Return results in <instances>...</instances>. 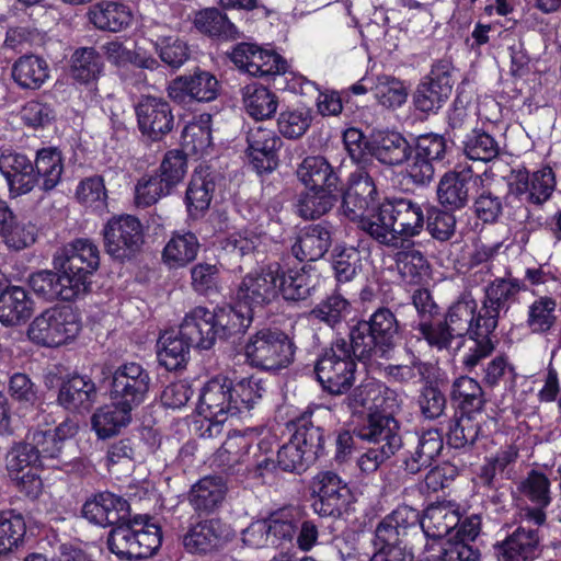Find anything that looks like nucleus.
Masks as SVG:
<instances>
[{"instance_id": "47", "label": "nucleus", "mask_w": 561, "mask_h": 561, "mask_svg": "<svg viewBox=\"0 0 561 561\" xmlns=\"http://www.w3.org/2000/svg\"><path fill=\"white\" fill-rule=\"evenodd\" d=\"M470 173H447L439 181L437 187L438 201L450 209L463 207L468 202Z\"/></svg>"}, {"instance_id": "21", "label": "nucleus", "mask_w": 561, "mask_h": 561, "mask_svg": "<svg viewBox=\"0 0 561 561\" xmlns=\"http://www.w3.org/2000/svg\"><path fill=\"white\" fill-rule=\"evenodd\" d=\"M219 89V81L213 73L197 70L192 75L174 79L168 88V94L179 103L185 102L186 99L210 102L217 98Z\"/></svg>"}, {"instance_id": "25", "label": "nucleus", "mask_w": 561, "mask_h": 561, "mask_svg": "<svg viewBox=\"0 0 561 561\" xmlns=\"http://www.w3.org/2000/svg\"><path fill=\"white\" fill-rule=\"evenodd\" d=\"M128 502L111 492H103L88 500L82 507V515L90 523L106 527L118 525L128 515Z\"/></svg>"}, {"instance_id": "19", "label": "nucleus", "mask_w": 561, "mask_h": 561, "mask_svg": "<svg viewBox=\"0 0 561 561\" xmlns=\"http://www.w3.org/2000/svg\"><path fill=\"white\" fill-rule=\"evenodd\" d=\"M140 133L151 140L169 134L174 125L170 104L162 98L142 95L135 106Z\"/></svg>"}, {"instance_id": "1", "label": "nucleus", "mask_w": 561, "mask_h": 561, "mask_svg": "<svg viewBox=\"0 0 561 561\" xmlns=\"http://www.w3.org/2000/svg\"><path fill=\"white\" fill-rule=\"evenodd\" d=\"M342 211L376 241L392 248L400 247L403 239L419 236L424 227V211L419 203L393 198L379 204L373 179L362 170L350 178Z\"/></svg>"}, {"instance_id": "37", "label": "nucleus", "mask_w": 561, "mask_h": 561, "mask_svg": "<svg viewBox=\"0 0 561 561\" xmlns=\"http://www.w3.org/2000/svg\"><path fill=\"white\" fill-rule=\"evenodd\" d=\"M297 175L307 190L337 191L339 178L323 157L305 158L297 169Z\"/></svg>"}, {"instance_id": "39", "label": "nucleus", "mask_w": 561, "mask_h": 561, "mask_svg": "<svg viewBox=\"0 0 561 561\" xmlns=\"http://www.w3.org/2000/svg\"><path fill=\"white\" fill-rule=\"evenodd\" d=\"M131 409L111 401L110 404L100 407L93 413L92 430L102 439L117 435L122 428L131 422Z\"/></svg>"}, {"instance_id": "22", "label": "nucleus", "mask_w": 561, "mask_h": 561, "mask_svg": "<svg viewBox=\"0 0 561 561\" xmlns=\"http://www.w3.org/2000/svg\"><path fill=\"white\" fill-rule=\"evenodd\" d=\"M179 332L194 347L209 350L219 337L216 327V316L204 307H195L188 311L179 329Z\"/></svg>"}, {"instance_id": "9", "label": "nucleus", "mask_w": 561, "mask_h": 561, "mask_svg": "<svg viewBox=\"0 0 561 561\" xmlns=\"http://www.w3.org/2000/svg\"><path fill=\"white\" fill-rule=\"evenodd\" d=\"M5 462L10 479L20 492L31 499L38 497L43 490L39 468L57 466L44 462L31 442L13 445L7 454Z\"/></svg>"}, {"instance_id": "55", "label": "nucleus", "mask_w": 561, "mask_h": 561, "mask_svg": "<svg viewBox=\"0 0 561 561\" xmlns=\"http://www.w3.org/2000/svg\"><path fill=\"white\" fill-rule=\"evenodd\" d=\"M336 192L330 190H307L297 202V213L304 219H314L328 213L336 201Z\"/></svg>"}, {"instance_id": "48", "label": "nucleus", "mask_w": 561, "mask_h": 561, "mask_svg": "<svg viewBox=\"0 0 561 561\" xmlns=\"http://www.w3.org/2000/svg\"><path fill=\"white\" fill-rule=\"evenodd\" d=\"M103 70L102 58L93 47H81L71 56L70 75L80 84H93Z\"/></svg>"}, {"instance_id": "42", "label": "nucleus", "mask_w": 561, "mask_h": 561, "mask_svg": "<svg viewBox=\"0 0 561 561\" xmlns=\"http://www.w3.org/2000/svg\"><path fill=\"white\" fill-rule=\"evenodd\" d=\"M199 242L192 232H176L163 248L162 260L170 268L186 266L197 256Z\"/></svg>"}, {"instance_id": "64", "label": "nucleus", "mask_w": 561, "mask_h": 561, "mask_svg": "<svg viewBox=\"0 0 561 561\" xmlns=\"http://www.w3.org/2000/svg\"><path fill=\"white\" fill-rule=\"evenodd\" d=\"M556 308L557 302L550 297L542 296L536 299L528 308L527 324L531 332H548L557 320Z\"/></svg>"}, {"instance_id": "5", "label": "nucleus", "mask_w": 561, "mask_h": 561, "mask_svg": "<svg viewBox=\"0 0 561 561\" xmlns=\"http://www.w3.org/2000/svg\"><path fill=\"white\" fill-rule=\"evenodd\" d=\"M230 390L231 380L221 375L208 380L201 389L196 410L203 416L202 437L217 436L228 417L233 416Z\"/></svg>"}, {"instance_id": "40", "label": "nucleus", "mask_w": 561, "mask_h": 561, "mask_svg": "<svg viewBox=\"0 0 561 561\" xmlns=\"http://www.w3.org/2000/svg\"><path fill=\"white\" fill-rule=\"evenodd\" d=\"M47 61L36 55L20 57L12 67V77L22 89H39L50 77Z\"/></svg>"}, {"instance_id": "53", "label": "nucleus", "mask_w": 561, "mask_h": 561, "mask_svg": "<svg viewBox=\"0 0 561 561\" xmlns=\"http://www.w3.org/2000/svg\"><path fill=\"white\" fill-rule=\"evenodd\" d=\"M396 264L402 280L410 285H421L430 274L427 260L414 249L398 252Z\"/></svg>"}, {"instance_id": "7", "label": "nucleus", "mask_w": 561, "mask_h": 561, "mask_svg": "<svg viewBox=\"0 0 561 561\" xmlns=\"http://www.w3.org/2000/svg\"><path fill=\"white\" fill-rule=\"evenodd\" d=\"M356 364L348 343L339 339L319 356L314 371L322 388L332 393L346 392L355 380Z\"/></svg>"}, {"instance_id": "31", "label": "nucleus", "mask_w": 561, "mask_h": 561, "mask_svg": "<svg viewBox=\"0 0 561 561\" xmlns=\"http://www.w3.org/2000/svg\"><path fill=\"white\" fill-rule=\"evenodd\" d=\"M34 312V301L21 286H9L0 293V322L14 327L26 322Z\"/></svg>"}, {"instance_id": "18", "label": "nucleus", "mask_w": 561, "mask_h": 561, "mask_svg": "<svg viewBox=\"0 0 561 561\" xmlns=\"http://www.w3.org/2000/svg\"><path fill=\"white\" fill-rule=\"evenodd\" d=\"M451 67L446 61L433 66L430 76L423 80L414 94L415 107L424 113L438 111L453 91Z\"/></svg>"}, {"instance_id": "16", "label": "nucleus", "mask_w": 561, "mask_h": 561, "mask_svg": "<svg viewBox=\"0 0 561 561\" xmlns=\"http://www.w3.org/2000/svg\"><path fill=\"white\" fill-rule=\"evenodd\" d=\"M278 263L270 264L260 271L247 274L241 280L236 299L239 305L250 307L254 313L277 298L276 282L278 280Z\"/></svg>"}, {"instance_id": "45", "label": "nucleus", "mask_w": 561, "mask_h": 561, "mask_svg": "<svg viewBox=\"0 0 561 561\" xmlns=\"http://www.w3.org/2000/svg\"><path fill=\"white\" fill-rule=\"evenodd\" d=\"M443 449V437L437 430L423 432L419 437L414 453L404 459V469L411 474L431 466Z\"/></svg>"}, {"instance_id": "34", "label": "nucleus", "mask_w": 561, "mask_h": 561, "mask_svg": "<svg viewBox=\"0 0 561 561\" xmlns=\"http://www.w3.org/2000/svg\"><path fill=\"white\" fill-rule=\"evenodd\" d=\"M278 280L276 282L277 297L283 296L286 300H302L311 295L316 287L318 275L313 268L304 266L301 268H289L283 271L278 264Z\"/></svg>"}, {"instance_id": "35", "label": "nucleus", "mask_w": 561, "mask_h": 561, "mask_svg": "<svg viewBox=\"0 0 561 561\" xmlns=\"http://www.w3.org/2000/svg\"><path fill=\"white\" fill-rule=\"evenodd\" d=\"M496 549L501 561H533L539 556V537L536 530L518 527Z\"/></svg>"}, {"instance_id": "33", "label": "nucleus", "mask_w": 561, "mask_h": 561, "mask_svg": "<svg viewBox=\"0 0 561 561\" xmlns=\"http://www.w3.org/2000/svg\"><path fill=\"white\" fill-rule=\"evenodd\" d=\"M253 443V431L230 434L214 454L211 465L222 469H231L241 463L252 467L250 449Z\"/></svg>"}, {"instance_id": "58", "label": "nucleus", "mask_w": 561, "mask_h": 561, "mask_svg": "<svg viewBox=\"0 0 561 561\" xmlns=\"http://www.w3.org/2000/svg\"><path fill=\"white\" fill-rule=\"evenodd\" d=\"M193 22L198 31L210 36L234 37L237 35L236 26L228 20L226 14L215 8L198 11Z\"/></svg>"}, {"instance_id": "6", "label": "nucleus", "mask_w": 561, "mask_h": 561, "mask_svg": "<svg viewBox=\"0 0 561 561\" xmlns=\"http://www.w3.org/2000/svg\"><path fill=\"white\" fill-rule=\"evenodd\" d=\"M294 344L279 330L263 329L251 335L244 346L248 363L264 370L287 367L294 358Z\"/></svg>"}, {"instance_id": "54", "label": "nucleus", "mask_w": 561, "mask_h": 561, "mask_svg": "<svg viewBox=\"0 0 561 561\" xmlns=\"http://www.w3.org/2000/svg\"><path fill=\"white\" fill-rule=\"evenodd\" d=\"M26 524L22 514L14 511L0 513V554H7L23 542Z\"/></svg>"}, {"instance_id": "28", "label": "nucleus", "mask_w": 561, "mask_h": 561, "mask_svg": "<svg viewBox=\"0 0 561 561\" xmlns=\"http://www.w3.org/2000/svg\"><path fill=\"white\" fill-rule=\"evenodd\" d=\"M30 286L33 291L46 300L61 298L72 300L82 293L80 283L73 282L62 271L54 273L53 271H39L31 275Z\"/></svg>"}, {"instance_id": "27", "label": "nucleus", "mask_w": 561, "mask_h": 561, "mask_svg": "<svg viewBox=\"0 0 561 561\" xmlns=\"http://www.w3.org/2000/svg\"><path fill=\"white\" fill-rule=\"evenodd\" d=\"M77 433V424L70 420L64 421L54 430H35L28 435L31 444L34 446L44 462L61 461L67 462L62 458V449L67 439Z\"/></svg>"}, {"instance_id": "51", "label": "nucleus", "mask_w": 561, "mask_h": 561, "mask_svg": "<svg viewBox=\"0 0 561 561\" xmlns=\"http://www.w3.org/2000/svg\"><path fill=\"white\" fill-rule=\"evenodd\" d=\"M216 327L219 329V337L244 332L252 322L253 312L250 307L239 305L218 308L216 312Z\"/></svg>"}, {"instance_id": "43", "label": "nucleus", "mask_w": 561, "mask_h": 561, "mask_svg": "<svg viewBox=\"0 0 561 561\" xmlns=\"http://www.w3.org/2000/svg\"><path fill=\"white\" fill-rule=\"evenodd\" d=\"M33 165L41 190L48 192L59 184L64 173V159L57 148L38 150Z\"/></svg>"}, {"instance_id": "17", "label": "nucleus", "mask_w": 561, "mask_h": 561, "mask_svg": "<svg viewBox=\"0 0 561 561\" xmlns=\"http://www.w3.org/2000/svg\"><path fill=\"white\" fill-rule=\"evenodd\" d=\"M510 191L522 201L540 205L547 202L556 190V174L550 167L528 172L519 169L512 173Z\"/></svg>"}, {"instance_id": "14", "label": "nucleus", "mask_w": 561, "mask_h": 561, "mask_svg": "<svg viewBox=\"0 0 561 561\" xmlns=\"http://www.w3.org/2000/svg\"><path fill=\"white\" fill-rule=\"evenodd\" d=\"M402 404L400 394L376 380H368L356 387L347 398L353 413H396Z\"/></svg>"}, {"instance_id": "38", "label": "nucleus", "mask_w": 561, "mask_h": 561, "mask_svg": "<svg viewBox=\"0 0 561 561\" xmlns=\"http://www.w3.org/2000/svg\"><path fill=\"white\" fill-rule=\"evenodd\" d=\"M96 399L94 382L85 376H73L59 390L58 402L70 411L89 410Z\"/></svg>"}, {"instance_id": "4", "label": "nucleus", "mask_w": 561, "mask_h": 561, "mask_svg": "<svg viewBox=\"0 0 561 561\" xmlns=\"http://www.w3.org/2000/svg\"><path fill=\"white\" fill-rule=\"evenodd\" d=\"M81 331V321L70 307H53L34 318L27 328L28 339L45 347H59L72 342Z\"/></svg>"}, {"instance_id": "10", "label": "nucleus", "mask_w": 561, "mask_h": 561, "mask_svg": "<svg viewBox=\"0 0 561 561\" xmlns=\"http://www.w3.org/2000/svg\"><path fill=\"white\" fill-rule=\"evenodd\" d=\"M100 255L98 247L90 240L77 239L66 244L54 256V267L62 271L73 282L80 283V291L88 290L89 277L99 267Z\"/></svg>"}, {"instance_id": "61", "label": "nucleus", "mask_w": 561, "mask_h": 561, "mask_svg": "<svg viewBox=\"0 0 561 561\" xmlns=\"http://www.w3.org/2000/svg\"><path fill=\"white\" fill-rule=\"evenodd\" d=\"M517 456L518 450L514 446L501 448L495 455L485 459L484 465L481 467V479L488 485H493L497 477L508 479V468L516 461Z\"/></svg>"}, {"instance_id": "29", "label": "nucleus", "mask_w": 561, "mask_h": 561, "mask_svg": "<svg viewBox=\"0 0 561 561\" xmlns=\"http://www.w3.org/2000/svg\"><path fill=\"white\" fill-rule=\"evenodd\" d=\"M229 536V528L220 520H204L187 530L183 537V545L190 553H206L220 547Z\"/></svg>"}, {"instance_id": "59", "label": "nucleus", "mask_w": 561, "mask_h": 561, "mask_svg": "<svg viewBox=\"0 0 561 561\" xmlns=\"http://www.w3.org/2000/svg\"><path fill=\"white\" fill-rule=\"evenodd\" d=\"M366 323L379 341L378 347L381 350V356H387L393 347V339L398 332L393 313L389 309H378Z\"/></svg>"}, {"instance_id": "23", "label": "nucleus", "mask_w": 561, "mask_h": 561, "mask_svg": "<svg viewBox=\"0 0 561 561\" xmlns=\"http://www.w3.org/2000/svg\"><path fill=\"white\" fill-rule=\"evenodd\" d=\"M0 172L7 181L11 197L30 193L37 184L33 162L18 152H3Z\"/></svg>"}, {"instance_id": "62", "label": "nucleus", "mask_w": 561, "mask_h": 561, "mask_svg": "<svg viewBox=\"0 0 561 561\" xmlns=\"http://www.w3.org/2000/svg\"><path fill=\"white\" fill-rule=\"evenodd\" d=\"M264 391L263 386L256 379H241L237 383L231 382V404L233 416L249 412Z\"/></svg>"}, {"instance_id": "30", "label": "nucleus", "mask_w": 561, "mask_h": 561, "mask_svg": "<svg viewBox=\"0 0 561 561\" xmlns=\"http://www.w3.org/2000/svg\"><path fill=\"white\" fill-rule=\"evenodd\" d=\"M88 18L96 28L116 33L131 24L133 12L119 0H102L90 7Z\"/></svg>"}, {"instance_id": "50", "label": "nucleus", "mask_w": 561, "mask_h": 561, "mask_svg": "<svg viewBox=\"0 0 561 561\" xmlns=\"http://www.w3.org/2000/svg\"><path fill=\"white\" fill-rule=\"evenodd\" d=\"M242 101L247 113L255 119L268 118L277 110L276 96L257 83L248 84L242 89Z\"/></svg>"}, {"instance_id": "3", "label": "nucleus", "mask_w": 561, "mask_h": 561, "mask_svg": "<svg viewBox=\"0 0 561 561\" xmlns=\"http://www.w3.org/2000/svg\"><path fill=\"white\" fill-rule=\"evenodd\" d=\"M160 527L148 516L137 515L128 522H121L110 533L108 549L121 559H145L151 557L161 546Z\"/></svg>"}, {"instance_id": "13", "label": "nucleus", "mask_w": 561, "mask_h": 561, "mask_svg": "<svg viewBox=\"0 0 561 561\" xmlns=\"http://www.w3.org/2000/svg\"><path fill=\"white\" fill-rule=\"evenodd\" d=\"M312 491L318 497L312 504L313 510L321 516H341L354 501L347 483L330 471L320 472L313 478Z\"/></svg>"}, {"instance_id": "52", "label": "nucleus", "mask_w": 561, "mask_h": 561, "mask_svg": "<svg viewBox=\"0 0 561 561\" xmlns=\"http://www.w3.org/2000/svg\"><path fill=\"white\" fill-rule=\"evenodd\" d=\"M270 533L271 545L277 547L291 542L298 526L297 512L293 508H282L265 518Z\"/></svg>"}, {"instance_id": "60", "label": "nucleus", "mask_w": 561, "mask_h": 561, "mask_svg": "<svg viewBox=\"0 0 561 561\" xmlns=\"http://www.w3.org/2000/svg\"><path fill=\"white\" fill-rule=\"evenodd\" d=\"M76 198L85 208L103 211L107 205V191L103 178L94 175L80 181L76 188Z\"/></svg>"}, {"instance_id": "41", "label": "nucleus", "mask_w": 561, "mask_h": 561, "mask_svg": "<svg viewBox=\"0 0 561 561\" xmlns=\"http://www.w3.org/2000/svg\"><path fill=\"white\" fill-rule=\"evenodd\" d=\"M191 346L179 331L170 330L163 332L157 344V355L160 365L168 370H176L184 367Z\"/></svg>"}, {"instance_id": "20", "label": "nucleus", "mask_w": 561, "mask_h": 561, "mask_svg": "<svg viewBox=\"0 0 561 561\" xmlns=\"http://www.w3.org/2000/svg\"><path fill=\"white\" fill-rule=\"evenodd\" d=\"M459 520V508L455 503L438 502L428 505L421 518V529L427 539L425 552L434 551L444 537L450 538Z\"/></svg>"}, {"instance_id": "11", "label": "nucleus", "mask_w": 561, "mask_h": 561, "mask_svg": "<svg viewBox=\"0 0 561 561\" xmlns=\"http://www.w3.org/2000/svg\"><path fill=\"white\" fill-rule=\"evenodd\" d=\"M322 446V431L320 427L301 423L290 437L277 451V463L290 472H301L313 461Z\"/></svg>"}, {"instance_id": "56", "label": "nucleus", "mask_w": 561, "mask_h": 561, "mask_svg": "<svg viewBox=\"0 0 561 561\" xmlns=\"http://www.w3.org/2000/svg\"><path fill=\"white\" fill-rule=\"evenodd\" d=\"M451 398L465 413L480 411L484 403L481 386L467 376H461L454 381Z\"/></svg>"}, {"instance_id": "63", "label": "nucleus", "mask_w": 561, "mask_h": 561, "mask_svg": "<svg viewBox=\"0 0 561 561\" xmlns=\"http://www.w3.org/2000/svg\"><path fill=\"white\" fill-rule=\"evenodd\" d=\"M479 553L469 543L448 538L426 552L423 561H477Z\"/></svg>"}, {"instance_id": "2", "label": "nucleus", "mask_w": 561, "mask_h": 561, "mask_svg": "<svg viewBox=\"0 0 561 561\" xmlns=\"http://www.w3.org/2000/svg\"><path fill=\"white\" fill-rule=\"evenodd\" d=\"M496 325L494 311L483 308L478 310L477 301L463 296L448 308L444 322L422 320L419 331L427 343L437 350L447 348L454 339L468 336L473 344L463 355L462 364L466 369L472 370L493 352L491 334Z\"/></svg>"}, {"instance_id": "57", "label": "nucleus", "mask_w": 561, "mask_h": 561, "mask_svg": "<svg viewBox=\"0 0 561 561\" xmlns=\"http://www.w3.org/2000/svg\"><path fill=\"white\" fill-rule=\"evenodd\" d=\"M463 151L471 160L489 162L500 153L495 138L481 129H473L463 140Z\"/></svg>"}, {"instance_id": "44", "label": "nucleus", "mask_w": 561, "mask_h": 561, "mask_svg": "<svg viewBox=\"0 0 561 561\" xmlns=\"http://www.w3.org/2000/svg\"><path fill=\"white\" fill-rule=\"evenodd\" d=\"M214 190L215 182L208 169H196L188 183L185 197L191 216H198L209 207Z\"/></svg>"}, {"instance_id": "46", "label": "nucleus", "mask_w": 561, "mask_h": 561, "mask_svg": "<svg viewBox=\"0 0 561 561\" xmlns=\"http://www.w3.org/2000/svg\"><path fill=\"white\" fill-rule=\"evenodd\" d=\"M211 145V115L203 113L195 116L184 127L182 146L190 154L203 156Z\"/></svg>"}, {"instance_id": "24", "label": "nucleus", "mask_w": 561, "mask_h": 561, "mask_svg": "<svg viewBox=\"0 0 561 561\" xmlns=\"http://www.w3.org/2000/svg\"><path fill=\"white\" fill-rule=\"evenodd\" d=\"M280 146V138L270 128L259 125L249 130L248 156L259 173L271 172L276 168Z\"/></svg>"}, {"instance_id": "26", "label": "nucleus", "mask_w": 561, "mask_h": 561, "mask_svg": "<svg viewBox=\"0 0 561 561\" xmlns=\"http://www.w3.org/2000/svg\"><path fill=\"white\" fill-rule=\"evenodd\" d=\"M393 414L385 412L371 413L356 428L357 437L375 446H385L399 450L402 447V439L399 434V424Z\"/></svg>"}, {"instance_id": "49", "label": "nucleus", "mask_w": 561, "mask_h": 561, "mask_svg": "<svg viewBox=\"0 0 561 561\" xmlns=\"http://www.w3.org/2000/svg\"><path fill=\"white\" fill-rule=\"evenodd\" d=\"M226 494V485L219 477H205L191 490L190 501L197 511L210 512L216 508Z\"/></svg>"}, {"instance_id": "36", "label": "nucleus", "mask_w": 561, "mask_h": 561, "mask_svg": "<svg viewBox=\"0 0 561 561\" xmlns=\"http://www.w3.org/2000/svg\"><path fill=\"white\" fill-rule=\"evenodd\" d=\"M331 231L322 225H311L300 230L291 252L299 261H317L331 245Z\"/></svg>"}, {"instance_id": "15", "label": "nucleus", "mask_w": 561, "mask_h": 561, "mask_svg": "<svg viewBox=\"0 0 561 561\" xmlns=\"http://www.w3.org/2000/svg\"><path fill=\"white\" fill-rule=\"evenodd\" d=\"M230 58L241 71L253 77L283 75L288 69L287 61L280 55L251 43L236 45Z\"/></svg>"}, {"instance_id": "8", "label": "nucleus", "mask_w": 561, "mask_h": 561, "mask_svg": "<svg viewBox=\"0 0 561 561\" xmlns=\"http://www.w3.org/2000/svg\"><path fill=\"white\" fill-rule=\"evenodd\" d=\"M150 388L149 371L139 363L127 362L112 373L108 398L112 402L134 411L147 401Z\"/></svg>"}, {"instance_id": "12", "label": "nucleus", "mask_w": 561, "mask_h": 561, "mask_svg": "<svg viewBox=\"0 0 561 561\" xmlns=\"http://www.w3.org/2000/svg\"><path fill=\"white\" fill-rule=\"evenodd\" d=\"M106 252L114 259L127 260L140 251L144 241V226L131 215L111 218L103 228Z\"/></svg>"}, {"instance_id": "32", "label": "nucleus", "mask_w": 561, "mask_h": 561, "mask_svg": "<svg viewBox=\"0 0 561 561\" xmlns=\"http://www.w3.org/2000/svg\"><path fill=\"white\" fill-rule=\"evenodd\" d=\"M369 154L387 165H399L411 156V147L399 133L377 131L369 141Z\"/></svg>"}]
</instances>
